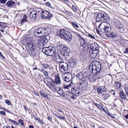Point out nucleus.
Wrapping results in <instances>:
<instances>
[{"label":"nucleus","mask_w":128,"mask_h":128,"mask_svg":"<svg viewBox=\"0 0 128 128\" xmlns=\"http://www.w3.org/2000/svg\"><path fill=\"white\" fill-rule=\"evenodd\" d=\"M32 38L31 37H27L26 38L25 40L26 41V44H28L29 43L32 42Z\"/></svg>","instance_id":"36"},{"label":"nucleus","mask_w":128,"mask_h":128,"mask_svg":"<svg viewBox=\"0 0 128 128\" xmlns=\"http://www.w3.org/2000/svg\"><path fill=\"white\" fill-rule=\"evenodd\" d=\"M78 36L80 38V42H81V40H82V39H84V40H85L84 38H83L81 36L80 34H79Z\"/></svg>","instance_id":"54"},{"label":"nucleus","mask_w":128,"mask_h":128,"mask_svg":"<svg viewBox=\"0 0 128 128\" xmlns=\"http://www.w3.org/2000/svg\"><path fill=\"white\" fill-rule=\"evenodd\" d=\"M74 94H72V95H71L70 98L73 99L74 100H75L76 98V96H74L73 95Z\"/></svg>","instance_id":"45"},{"label":"nucleus","mask_w":128,"mask_h":128,"mask_svg":"<svg viewBox=\"0 0 128 128\" xmlns=\"http://www.w3.org/2000/svg\"><path fill=\"white\" fill-rule=\"evenodd\" d=\"M60 36L64 39L69 41H70L72 38V34L65 29L61 30L60 33Z\"/></svg>","instance_id":"2"},{"label":"nucleus","mask_w":128,"mask_h":128,"mask_svg":"<svg viewBox=\"0 0 128 128\" xmlns=\"http://www.w3.org/2000/svg\"><path fill=\"white\" fill-rule=\"evenodd\" d=\"M34 94L38 96H39V95L38 94V92H36V91H34Z\"/></svg>","instance_id":"59"},{"label":"nucleus","mask_w":128,"mask_h":128,"mask_svg":"<svg viewBox=\"0 0 128 128\" xmlns=\"http://www.w3.org/2000/svg\"><path fill=\"white\" fill-rule=\"evenodd\" d=\"M120 95L122 99L124 100L126 98V95L122 91H120Z\"/></svg>","instance_id":"33"},{"label":"nucleus","mask_w":128,"mask_h":128,"mask_svg":"<svg viewBox=\"0 0 128 128\" xmlns=\"http://www.w3.org/2000/svg\"><path fill=\"white\" fill-rule=\"evenodd\" d=\"M72 82H71L70 84L68 85H64L63 86V88L64 89H68V88L70 87L71 85V83Z\"/></svg>","instance_id":"40"},{"label":"nucleus","mask_w":128,"mask_h":128,"mask_svg":"<svg viewBox=\"0 0 128 128\" xmlns=\"http://www.w3.org/2000/svg\"><path fill=\"white\" fill-rule=\"evenodd\" d=\"M23 120L22 119H20L19 120H18V122L19 123L21 124L22 126L24 125V123L23 122Z\"/></svg>","instance_id":"46"},{"label":"nucleus","mask_w":128,"mask_h":128,"mask_svg":"<svg viewBox=\"0 0 128 128\" xmlns=\"http://www.w3.org/2000/svg\"><path fill=\"white\" fill-rule=\"evenodd\" d=\"M15 2L13 1L9 0L6 3V4L8 7H13L15 5Z\"/></svg>","instance_id":"24"},{"label":"nucleus","mask_w":128,"mask_h":128,"mask_svg":"<svg viewBox=\"0 0 128 128\" xmlns=\"http://www.w3.org/2000/svg\"><path fill=\"white\" fill-rule=\"evenodd\" d=\"M43 81L44 83L46 84H49L52 83L51 82H53L52 80L50 78H45L43 80Z\"/></svg>","instance_id":"23"},{"label":"nucleus","mask_w":128,"mask_h":128,"mask_svg":"<svg viewBox=\"0 0 128 128\" xmlns=\"http://www.w3.org/2000/svg\"><path fill=\"white\" fill-rule=\"evenodd\" d=\"M67 76H65L64 78H63L64 80L67 82H70L72 79V74L70 72H68V73Z\"/></svg>","instance_id":"22"},{"label":"nucleus","mask_w":128,"mask_h":128,"mask_svg":"<svg viewBox=\"0 0 128 128\" xmlns=\"http://www.w3.org/2000/svg\"><path fill=\"white\" fill-rule=\"evenodd\" d=\"M42 65L44 68L46 69L48 68L49 66L48 64H42Z\"/></svg>","instance_id":"43"},{"label":"nucleus","mask_w":128,"mask_h":128,"mask_svg":"<svg viewBox=\"0 0 128 128\" xmlns=\"http://www.w3.org/2000/svg\"><path fill=\"white\" fill-rule=\"evenodd\" d=\"M50 28H45L43 27L40 28L36 30L34 32V34L35 36L39 37L41 36L44 33H47L48 35L49 33L47 32V31L50 30Z\"/></svg>","instance_id":"3"},{"label":"nucleus","mask_w":128,"mask_h":128,"mask_svg":"<svg viewBox=\"0 0 128 128\" xmlns=\"http://www.w3.org/2000/svg\"><path fill=\"white\" fill-rule=\"evenodd\" d=\"M97 90L99 94H101L104 92V88L103 86H100L97 88Z\"/></svg>","instance_id":"27"},{"label":"nucleus","mask_w":128,"mask_h":128,"mask_svg":"<svg viewBox=\"0 0 128 128\" xmlns=\"http://www.w3.org/2000/svg\"><path fill=\"white\" fill-rule=\"evenodd\" d=\"M94 104L98 107L99 108H100V107H102V106L99 104H98V103L95 102H94Z\"/></svg>","instance_id":"52"},{"label":"nucleus","mask_w":128,"mask_h":128,"mask_svg":"<svg viewBox=\"0 0 128 128\" xmlns=\"http://www.w3.org/2000/svg\"><path fill=\"white\" fill-rule=\"evenodd\" d=\"M109 96V94H108L106 93L104 95V99L107 98Z\"/></svg>","instance_id":"51"},{"label":"nucleus","mask_w":128,"mask_h":128,"mask_svg":"<svg viewBox=\"0 0 128 128\" xmlns=\"http://www.w3.org/2000/svg\"><path fill=\"white\" fill-rule=\"evenodd\" d=\"M24 52H23L22 53V54L21 55L22 56L24 57H25L26 56V54H25Z\"/></svg>","instance_id":"55"},{"label":"nucleus","mask_w":128,"mask_h":128,"mask_svg":"<svg viewBox=\"0 0 128 128\" xmlns=\"http://www.w3.org/2000/svg\"><path fill=\"white\" fill-rule=\"evenodd\" d=\"M5 102L8 105H10L11 104L10 102V101L8 100H5Z\"/></svg>","instance_id":"49"},{"label":"nucleus","mask_w":128,"mask_h":128,"mask_svg":"<svg viewBox=\"0 0 128 128\" xmlns=\"http://www.w3.org/2000/svg\"><path fill=\"white\" fill-rule=\"evenodd\" d=\"M52 16V14L48 11H43L42 12L41 17L42 18L49 20Z\"/></svg>","instance_id":"11"},{"label":"nucleus","mask_w":128,"mask_h":128,"mask_svg":"<svg viewBox=\"0 0 128 128\" xmlns=\"http://www.w3.org/2000/svg\"><path fill=\"white\" fill-rule=\"evenodd\" d=\"M42 51L45 54L48 56H52L53 55L52 46H49L48 47L44 46L42 50Z\"/></svg>","instance_id":"8"},{"label":"nucleus","mask_w":128,"mask_h":128,"mask_svg":"<svg viewBox=\"0 0 128 128\" xmlns=\"http://www.w3.org/2000/svg\"><path fill=\"white\" fill-rule=\"evenodd\" d=\"M84 54V53H82L80 56V58L81 60L84 61L86 60L87 58L86 55Z\"/></svg>","instance_id":"30"},{"label":"nucleus","mask_w":128,"mask_h":128,"mask_svg":"<svg viewBox=\"0 0 128 128\" xmlns=\"http://www.w3.org/2000/svg\"><path fill=\"white\" fill-rule=\"evenodd\" d=\"M0 114L4 115H5L6 114V113L4 111H0Z\"/></svg>","instance_id":"56"},{"label":"nucleus","mask_w":128,"mask_h":128,"mask_svg":"<svg viewBox=\"0 0 128 128\" xmlns=\"http://www.w3.org/2000/svg\"><path fill=\"white\" fill-rule=\"evenodd\" d=\"M76 76L77 79L79 80H82L84 79H86V78L88 76V73L87 72L82 71L77 74Z\"/></svg>","instance_id":"10"},{"label":"nucleus","mask_w":128,"mask_h":128,"mask_svg":"<svg viewBox=\"0 0 128 128\" xmlns=\"http://www.w3.org/2000/svg\"><path fill=\"white\" fill-rule=\"evenodd\" d=\"M104 19V14L101 12L98 14L96 18V20L97 22L102 21Z\"/></svg>","instance_id":"20"},{"label":"nucleus","mask_w":128,"mask_h":128,"mask_svg":"<svg viewBox=\"0 0 128 128\" xmlns=\"http://www.w3.org/2000/svg\"><path fill=\"white\" fill-rule=\"evenodd\" d=\"M63 46L62 44L60 42H58L56 46V48L57 49L60 51L62 48Z\"/></svg>","instance_id":"28"},{"label":"nucleus","mask_w":128,"mask_h":128,"mask_svg":"<svg viewBox=\"0 0 128 128\" xmlns=\"http://www.w3.org/2000/svg\"><path fill=\"white\" fill-rule=\"evenodd\" d=\"M99 52L98 51H89V54L91 58L94 59L96 58Z\"/></svg>","instance_id":"16"},{"label":"nucleus","mask_w":128,"mask_h":128,"mask_svg":"<svg viewBox=\"0 0 128 128\" xmlns=\"http://www.w3.org/2000/svg\"><path fill=\"white\" fill-rule=\"evenodd\" d=\"M115 86L117 89H120L122 86L121 84L118 82H115Z\"/></svg>","instance_id":"31"},{"label":"nucleus","mask_w":128,"mask_h":128,"mask_svg":"<svg viewBox=\"0 0 128 128\" xmlns=\"http://www.w3.org/2000/svg\"><path fill=\"white\" fill-rule=\"evenodd\" d=\"M28 51V53L31 56L34 57L36 56H38L39 54L38 53L35 51V50H30Z\"/></svg>","instance_id":"26"},{"label":"nucleus","mask_w":128,"mask_h":128,"mask_svg":"<svg viewBox=\"0 0 128 128\" xmlns=\"http://www.w3.org/2000/svg\"><path fill=\"white\" fill-rule=\"evenodd\" d=\"M40 94L43 97H46L47 96V94L44 93L41 90L40 92Z\"/></svg>","instance_id":"38"},{"label":"nucleus","mask_w":128,"mask_h":128,"mask_svg":"<svg viewBox=\"0 0 128 128\" xmlns=\"http://www.w3.org/2000/svg\"><path fill=\"white\" fill-rule=\"evenodd\" d=\"M46 5L48 7H50V4L49 2H47L46 4Z\"/></svg>","instance_id":"62"},{"label":"nucleus","mask_w":128,"mask_h":128,"mask_svg":"<svg viewBox=\"0 0 128 128\" xmlns=\"http://www.w3.org/2000/svg\"><path fill=\"white\" fill-rule=\"evenodd\" d=\"M72 93L69 91H67L66 92L65 95L66 96V97L70 98L71 95H72Z\"/></svg>","instance_id":"39"},{"label":"nucleus","mask_w":128,"mask_h":128,"mask_svg":"<svg viewBox=\"0 0 128 128\" xmlns=\"http://www.w3.org/2000/svg\"><path fill=\"white\" fill-rule=\"evenodd\" d=\"M110 18L108 15L104 13V24H106V23H109Z\"/></svg>","instance_id":"29"},{"label":"nucleus","mask_w":128,"mask_h":128,"mask_svg":"<svg viewBox=\"0 0 128 128\" xmlns=\"http://www.w3.org/2000/svg\"><path fill=\"white\" fill-rule=\"evenodd\" d=\"M50 37L49 36H44L42 38L39 40L38 42V47L40 48H42L44 46H46V42H47L48 40L50 39Z\"/></svg>","instance_id":"7"},{"label":"nucleus","mask_w":128,"mask_h":128,"mask_svg":"<svg viewBox=\"0 0 128 128\" xmlns=\"http://www.w3.org/2000/svg\"><path fill=\"white\" fill-rule=\"evenodd\" d=\"M35 120H38V122L40 123H41V122H42V121L40 120V118H35Z\"/></svg>","instance_id":"60"},{"label":"nucleus","mask_w":128,"mask_h":128,"mask_svg":"<svg viewBox=\"0 0 128 128\" xmlns=\"http://www.w3.org/2000/svg\"><path fill=\"white\" fill-rule=\"evenodd\" d=\"M59 67L60 71L62 72L67 71L68 69V65L66 63H60L59 64Z\"/></svg>","instance_id":"13"},{"label":"nucleus","mask_w":128,"mask_h":128,"mask_svg":"<svg viewBox=\"0 0 128 128\" xmlns=\"http://www.w3.org/2000/svg\"><path fill=\"white\" fill-rule=\"evenodd\" d=\"M114 24L118 30L120 31L121 32H122L120 30L121 29L123 30V29L122 28V24L120 21L117 20H115Z\"/></svg>","instance_id":"15"},{"label":"nucleus","mask_w":128,"mask_h":128,"mask_svg":"<svg viewBox=\"0 0 128 128\" xmlns=\"http://www.w3.org/2000/svg\"><path fill=\"white\" fill-rule=\"evenodd\" d=\"M88 36L90 38L92 39H95V37L92 34H88Z\"/></svg>","instance_id":"47"},{"label":"nucleus","mask_w":128,"mask_h":128,"mask_svg":"<svg viewBox=\"0 0 128 128\" xmlns=\"http://www.w3.org/2000/svg\"><path fill=\"white\" fill-rule=\"evenodd\" d=\"M27 21L26 16V14H24L23 16V18L21 20V24L23 23L27 22Z\"/></svg>","instance_id":"35"},{"label":"nucleus","mask_w":128,"mask_h":128,"mask_svg":"<svg viewBox=\"0 0 128 128\" xmlns=\"http://www.w3.org/2000/svg\"><path fill=\"white\" fill-rule=\"evenodd\" d=\"M55 81H54L53 82L56 84H60L61 80L60 79V74L58 73L55 76Z\"/></svg>","instance_id":"21"},{"label":"nucleus","mask_w":128,"mask_h":128,"mask_svg":"<svg viewBox=\"0 0 128 128\" xmlns=\"http://www.w3.org/2000/svg\"><path fill=\"white\" fill-rule=\"evenodd\" d=\"M59 88H60L56 87L55 86L54 88V89L52 90V91L54 92H58L59 90Z\"/></svg>","instance_id":"44"},{"label":"nucleus","mask_w":128,"mask_h":128,"mask_svg":"<svg viewBox=\"0 0 128 128\" xmlns=\"http://www.w3.org/2000/svg\"><path fill=\"white\" fill-rule=\"evenodd\" d=\"M0 56L3 59L5 58V57L2 54V53L0 52Z\"/></svg>","instance_id":"57"},{"label":"nucleus","mask_w":128,"mask_h":128,"mask_svg":"<svg viewBox=\"0 0 128 128\" xmlns=\"http://www.w3.org/2000/svg\"><path fill=\"white\" fill-rule=\"evenodd\" d=\"M124 53H126L128 54V48H127L125 50V51L124 52Z\"/></svg>","instance_id":"64"},{"label":"nucleus","mask_w":128,"mask_h":128,"mask_svg":"<svg viewBox=\"0 0 128 128\" xmlns=\"http://www.w3.org/2000/svg\"><path fill=\"white\" fill-rule=\"evenodd\" d=\"M38 16L37 12L35 11L32 10L30 13V18L32 19H36Z\"/></svg>","instance_id":"19"},{"label":"nucleus","mask_w":128,"mask_h":128,"mask_svg":"<svg viewBox=\"0 0 128 128\" xmlns=\"http://www.w3.org/2000/svg\"><path fill=\"white\" fill-rule=\"evenodd\" d=\"M13 123H14V124L15 125H18V122L15 120L14 121Z\"/></svg>","instance_id":"63"},{"label":"nucleus","mask_w":128,"mask_h":128,"mask_svg":"<svg viewBox=\"0 0 128 128\" xmlns=\"http://www.w3.org/2000/svg\"><path fill=\"white\" fill-rule=\"evenodd\" d=\"M96 79L95 76H93L90 79V81L91 82H94L96 81Z\"/></svg>","instance_id":"41"},{"label":"nucleus","mask_w":128,"mask_h":128,"mask_svg":"<svg viewBox=\"0 0 128 128\" xmlns=\"http://www.w3.org/2000/svg\"><path fill=\"white\" fill-rule=\"evenodd\" d=\"M70 24L72 25L73 26L74 28H79V26L78 24H77L76 22H70Z\"/></svg>","instance_id":"37"},{"label":"nucleus","mask_w":128,"mask_h":128,"mask_svg":"<svg viewBox=\"0 0 128 128\" xmlns=\"http://www.w3.org/2000/svg\"><path fill=\"white\" fill-rule=\"evenodd\" d=\"M99 46L96 43H93L90 45V49L89 50L98 51L99 50Z\"/></svg>","instance_id":"17"},{"label":"nucleus","mask_w":128,"mask_h":128,"mask_svg":"<svg viewBox=\"0 0 128 128\" xmlns=\"http://www.w3.org/2000/svg\"><path fill=\"white\" fill-rule=\"evenodd\" d=\"M82 90L78 87H73L72 88V94L76 96H78L81 94Z\"/></svg>","instance_id":"14"},{"label":"nucleus","mask_w":128,"mask_h":128,"mask_svg":"<svg viewBox=\"0 0 128 128\" xmlns=\"http://www.w3.org/2000/svg\"><path fill=\"white\" fill-rule=\"evenodd\" d=\"M28 47L30 50H35L36 48V45L35 42L32 41L28 44Z\"/></svg>","instance_id":"18"},{"label":"nucleus","mask_w":128,"mask_h":128,"mask_svg":"<svg viewBox=\"0 0 128 128\" xmlns=\"http://www.w3.org/2000/svg\"><path fill=\"white\" fill-rule=\"evenodd\" d=\"M102 68L101 64L96 61H94L91 62L89 66L90 71L94 74L99 73Z\"/></svg>","instance_id":"1"},{"label":"nucleus","mask_w":128,"mask_h":128,"mask_svg":"<svg viewBox=\"0 0 128 128\" xmlns=\"http://www.w3.org/2000/svg\"><path fill=\"white\" fill-rule=\"evenodd\" d=\"M43 74L46 76H48V73L47 71H45L43 72Z\"/></svg>","instance_id":"50"},{"label":"nucleus","mask_w":128,"mask_h":128,"mask_svg":"<svg viewBox=\"0 0 128 128\" xmlns=\"http://www.w3.org/2000/svg\"><path fill=\"white\" fill-rule=\"evenodd\" d=\"M58 93L62 96L63 97H65V96L64 92L62 90H61L60 88H59V90Z\"/></svg>","instance_id":"32"},{"label":"nucleus","mask_w":128,"mask_h":128,"mask_svg":"<svg viewBox=\"0 0 128 128\" xmlns=\"http://www.w3.org/2000/svg\"><path fill=\"white\" fill-rule=\"evenodd\" d=\"M53 55L52 57L54 61L58 63L62 62V60L64 59V57L60 54L56 52V51H53Z\"/></svg>","instance_id":"6"},{"label":"nucleus","mask_w":128,"mask_h":128,"mask_svg":"<svg viewBox=\"0 0 128 128\" xmlns=\"http://www.w3.org/2000/svg\"><path fill=\"white\" fill-rule=\"evenodd\" d=\"M46 85L47 86H48L49 88L52 90L54 89V88L55 86V85L53 84L52 83L51 84H46Z\"/></svg>","instance_id":"34"},{"label":"nucleus","mask_w":128,"mask_h":128,"mask_svg":"<svg viewBox=\"0 0 128 128\" xmlns=\"http://www.w3.org/2000/svg\"><path fill=\"white\" fill-rule=\"evenodd\" d=\"M72 9L74 11L76 12L77 11V8H76L75 6H72Z\"/></svg>","instance_id":"48"},{"label":"nucleus","mask_w":128,"mask_h":128,"mask_svg":"<svg viewBox=\"0 0 128 128\" xmlns=\"http://www.w3.org/2000/svg\"><path fill=\"white\" fill-rule=\"evenodd\" d=\"M70 66L71 67H74L76 64V62L74 60L70 59L69 61Z\"/></svg>","instance_id":"25"},{"label":"nucleus","mask_w":128,"mask_h":128,"mask_svg":"<svg viewBox=\"0 0 128 128\" xmlns=\"http://www.w3.org/2000/svg\"><path fill=\"white\" fill-rule=\"evenodd\" d=\"M0 26L3 28H4L6 27V24L4 22H0Z\"/></svg>","instance_id":"42"},{"label":"nucleus","mask_w":128,"mask_h":128,"mask_svg":"<svg viewBox=\"0 0 128 128\" xmlns=\"http://www.w3.org/2000/svg\"><path fill=\"white\" fill-rule=\"evenodd\" d=\"M80 48L84 53L86 54L88 52V45L86 40L82 39L81 40Z\"/></svg>","instance_id":"9"},{"label":"nucleus","mask_w":128,"mask_h":128,"mask_svg":"<svg viewBox=\"0 0 128 128\" xmlns=\"http://www.w3.org/2000/svg\"><path fill=\"white\" fill-rule=\"evenodd\" d=\"M124 91L126 94H128V87H125L124 88Z\"/></svg>","instance_id":"53"},{"label":"nucleus","mask_w":128,"mask_h":128,"mask_svg":"<svg viewBox=\"0 0 128 128\" xmlns=\"http://www.w3.org/2000/svg\"><path fill=\"white\" fill-rule=\"evenodd\" d=\"M104 112H105L106 114L107 115H108L109 116L110 115V114L108 111H104Z\"/></svg>","instance_id":"58"},{"label":"nucleus","mask_w":128,"mask_h":128,"mask_svg":"<svg viewBox=\"0 0 128 128\" xmlns=\"http://www.w3.org/2000/svg\"><path fill=\"white\" fill-rule=\"evenodd\" d=\"M111 29L110 25L109 23H106V25L104 24V35L107 37L115 38L116 34L110 32Z\"/></svg>","instance_id":"4"},{"label":"nucleus","mask_w":128,"mask_h":128,"mask_svg":"<svg viewBox=\"0 0 128 128\" xmlns=\"http://www.w3.org/2000/svg\"><path fill=\"white\" fill-rule=\"evenodd\" d=\"M88 86L87 79L80 80L78 83V86L82 90L85 91Z\"/></svg>","instance_id":"5"},{"label":"nucleus","mask_w":128,"mask_h":128,"mask_svg":"<svg viewBox=\"0 0 128 128\" xmlns=\"http://www.w3.org/2000/svg\"><path fill=\"white\" fill-rule=\"evenodd\" d=\"M69 53L70 51L67 47L66 46H63L60 52L61 55L64 58H66L67 56H68Z\"/></svg>","instance_id":"12"},{"label":"nucleus","mask_w":128,"mask_h":128,"mask_svg":"<svg viewBox=\"0 0 128 128\" xmlns=\"http://www.w3.org/2000/svg\"><path fill=\"white\" fill-rule=\"evenodd\" d=\"M59 118H60L61 120L62 119L64 120H65L66 118L62 116H60Z\"/></svg>","instance_id":"61"}]
</instances>
